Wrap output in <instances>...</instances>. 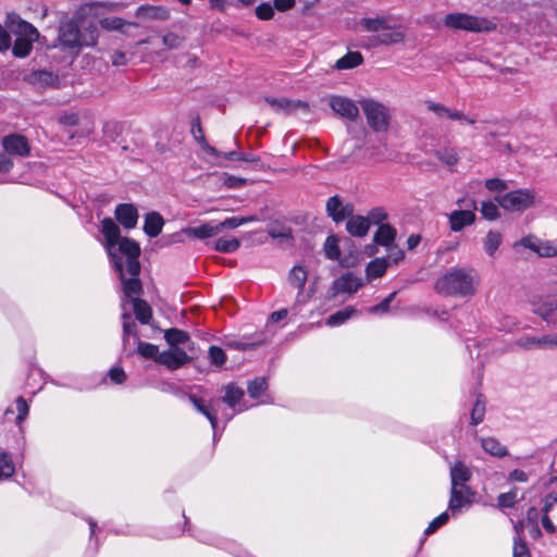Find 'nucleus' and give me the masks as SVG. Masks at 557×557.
Instances as JSON below:
<instances>
[{"label":"nucleus","instance_id":"obj_33","mask_svg":"<svg viewBox=\"0 0 557 557\" xmlns=\"http://www.w3.org/2000/svg\"><path fill=\"white\" fill-rule=\"evenodd\" d=\"M482 448L494 457H505L508 454L506 446L502 445L500 442L494 437H486L481 440Z\"/></svg>","mask_w":557,"mask_h":557},{"label":"nucleus","instance_id":"obj_9","mask_svg":"<svg viewBox=\"0 0 557 557\" xmlns=\"http://www.w3.org/2000/svg\"><path fill=\"white\" fill-rule=\"evenodd\" d=\"M362 278L352 272H346L333 281L329 289V299H335L341 294L352 295L362 287Z\"/></svg>","mask_w":557,"mask_h":557},{"label":"nucleus","instance_id":"obj_20","mask_svg":"<svg viewBox=\"0 0 557 557\" xmlns=\"http://www.w3.org/2000/svg\"><path fill=\"white\" fill-rule=\"evenodd\" d=\"M136 16L140 20H157V21H166L170 17V12L165 7L162 5H140L136 10Z\"/></svg>","mask_w":557,"mask_h":557},{"label":"nucleus","instance_id":"obj_18","mask_svg":"<svg viewBox=\"0 0 557 557\" xmlns=\"http://www.w3.org/2000/svg\"><path fill=\"white\" fill-rule=\"evenodd\" d=\"M116 220L126 228L131 230L137 225L138 212L132 203H121L114 211Z\"/></svg>","mask_w":557,"mask_h":557},{"label":"nucleus","instance_id":"obj_39","mask_svg":"<svg viewBox=\"0 0 557 557\" xmlns=\"http://www.w3.org/2000/svg\"><path fill=\"white\" fill-rule=\"evenodd\" d=\"M387 269V261L385 259L377 258L371 261L366 269L368 280L377 278L384 275Z\"/></svg>","mask_w":557,"mask_h":557},{"label":"nucleus","instance_id":"obj_7","mask_svg":"<svg viewBox=\"0 0 557 557\" xmlns=\"http://www.w3.org/2000/svg\"><path fill=\"white\" fill-rule=\"evenodd\" d=\"M119 249L117 255L121 257L125 256L126 261V271L129 273V275H139L140 273V263H139V256H140V247L139 245L128 238V237H121V239L117 242Z\"/></svg>","mask_w":557,"mask_h":557},{"label":"nucleus","instance_id":"obj_52","mask_svg":"<svg viewBox=\"0 0 557 557\" xmlns=\"http://www.w3.org/2000/svg\"><path fill=\"white\" fill-rule=\"evenodd\" d=\"M480 211L490 221L496 220L499 216L498 206L493 201H483Z\"/></svg>","mask_w":557,"mask_h":557},{"label":"nucleus","instance_id":"obj_57","mask_svg":"<svg viewBox=\"0 0 557 557\" xmlns=\"http://www.w3.org/2000/svg\"><path fill=\"white\" fill-rule=\"evenodd\" d=\"M484 185L486 189L493 193H502L508 189L507 182L497 177L486 180Z\"/></svg>","mask_w":557,"mask_h":557},{"label":"nucleus","instance_id":"obj_31","mask_svg":"<svg viewBox=\"0 0 557 557\" xmlns=\"http://www.w3.org/2000/svg\"><path fill=\"white\" fill-rule=\"evenodd\" d=\"M308 280V272L301 265H295L288 275V283L298 289V297L302 294L306 282Z\"/></svg>","mask_w":557,"mask_h":557},{"label":"nucleus","instance_id":"obj_4","mask_svg":"<svg viewBox=\"0 0 557 557\" xmlns=\"http://www.w3.org/2000/svg\"><path fill=\"white\" fill-rule=\"evenodd\" d=\"M446 27L471 33H488L495 30L497 24L490 18L467 13H449L444 18Z\"/></svg>","mask_w":557,"mask_h":557},{"label":"nucleus","instance_id":"obj_1","mask_svg":"<svg viewBox=\"0 0 557 557\" xmlns=\"http://www.w3.org/2000/svg\"><path fill=\"white\" fill-rule=\"evenodd\" d=\"M479 283L474 269L454 268L436 280L434 289L444 296L468 297L475 294Z\"/></svg>","mask_w":557,"mask_h":557},{"label":"nucleus","instance_id":"obj_29","mask_svg":"<svg viewBox=\"0 0 557 557\" xmlns=\"http://www.w3.org/2000/svg\"><path fill=\"white\" fill-rule=\"evenodd\" d=\"M183 233L198 239L210 238L219 234L216 224L212 223H205L199 226L186 227L183 228Z\"/></svg>","mask_w":557,"mask_h":557},{"label":"nucleus","instance_id":"obj_45","mask_svg":"<svg viewBox=\"0 0 557 557\" xmlns=\"http://www.w3.org/2000/svg\"><path fill=\"white\" fill-rule=\"evenodd\" d=\"M485 414V400L482 395H479L471 411V424L478 425L484 419Z\"/></svg>","mask_w":557,"mask_h":557},{"label":"nucleus","instance_id":"obj_11","mask_svg":"<svg viewBox=\"0 0 557 557\" xmlns=\"http://www.w3.org/2000/svg\"><path fill=\"white\" fill-rule=\"evenodd\" d=\"M542 524L546 532L557 531V494L550 493L543 499Z\"/></svg>","mask_w":557,"mask_h":557},{"label":"nucleus","instance_id":"obj_63","mask_svg":"<svg viewBox=\"0 0 557 557\" xmlns=\"http://www.w3.org/2000/svg\"><path fill=\"white\" fill-rule=\"evenodd\" d=\"M448 518L449 516L447 512L441 513L437 518L430 522L425 529V534L429 535L435 532L440 527L444 525L448 521Z\"/></svg>","mask_w":557,"mask_h":557},{"label":"nucleus","instance_id":"obj_40","mask_svg":"<svg viewBox=\"0 0 557 557\" xmlns=\"http://www.w3.org/2000/svg\"><path fill=\"white\" fill-rule=\"evenodd\" d=\"M257 221L256 215H249V216H232L227 218L224 221L216 223L218 232L221 233L224 228H236L240 225H244L248 222Z\"/></svg>","mask_w":557,"mask_h":557},{"label":"nucleus","instance_id":"obj_51","mask_svg":"<svg viewBox=\"0 0 557 557\" xmlns=\"http://www.w3.org/2000/svg\"><path fill=\"white\" fill-rule=\"evenodd\" d=\"M268 234L281 240L292 239V228L285 225H273L268 230Z\"/></svg>","mask_w":557,"mask_h":557},{"label":"nucleus","instance_id":"obj_30","mask_svg":"<svg viewBox=\"0 0 557 557\" xmlns=\"http://www.w3.org/2000/svg\"><path fill=\"white\" fill-rule=\"evenodd\" d=\"M131 302L133 305L136 319L141 324H149L152 318V309L149 306V304L146 300L140 299L138 297L132 298Z\"/></svg>","mask_w":557,"mask_h":557},{"label":"nucleus","instance_id":"obj_44","mask_svg":"<svg viewBox=\"0 0 557 557\" xmlns=\"http://www.w3.org/2000/svg\"><path fill=\"white\" fill-rule=\"evenodd\" d=\"M268 388L264 377H257L248 383L247 392L251 398H259Z\"/></svg>","mask_w":557,"mask_h":557},{"label":"nucleus","instance_id":"obj_13","mask_svg":"<svg viewBox=\"0 0 557 557\" xmlns=\"http://www.w3.org/2000/svg\"><path fill=\"white\" fill-rule=\"evenodd\" d=\"M191 359L182 348H170L159 355L158 363L165 366L170 370H176L189 363Z\"/></svg>","mask_w":557,"mask_h":557},{"label":"nucleus","instance_id":"obj_55","mask_svg":"<svg viewBox=\"0 0 557 557\" xmlns=\"http://www.w3.org/2000/svg\"><path fill=\"white\" fill-rule=\"evenodd\" d=\"M548 341L547 336H543L540 338L535 337H523L518 341V345L524 349H533L542 346V343H546Z\"/></svg>","mask_w":557,"mask_h":557},{"label":"nucleus","instance_id":"obj_42","mask_svg":"<svg viewBox=\"0 0 557 557\" xmlns=\"http://www.w3.org/2000/svg\"><path fill=\"white\" fill-rule=\"evenodd\" d=\"M137 352L146 358V359H153L156 362H158L159 349L156 345L141 342L140 339H137Z\"/></svg>","mask_w":557,"mask_h":557},{"label":"nucleus","instance_id":"obj_16","mask_svg":"<svg viewBox=\"0 0 557 557\" xmlns=\"http://www.w3.org/2000/svg\"><path fill=\"white\" fill-rule=\"evenodd\" d=\"M354 212L351 203H343L338 196H333L326 201V213L335 223H341Z\"/></svg>","mask_w":557,"mask_h":557},{"label":"nucleus","instance_id":"obj_14","mask_svg":"<svg viewBox=\"0 0 557 557\" xmlns=\"http://www.w3.org/2000/svg\"><path fill=\"white\" fill-rule=\"evenodd\" d=\"M329 103L332 110L343 117L355 121L359 116L357 104L349 98L332 96Z\"/></svg>","mask_w":557,"mask_h":557},{"label":"nucleus","instance_id":"obj_35","mask_svg":"<svg viewBox=\"0 0 557 557\" xmlns=\"http://www.w3.org/2000/svg\"><path fill=\"white\" fill-rule=\"evenodd\" d=\"M363 61V57L360 52L354 51L348 52L336 61L335 67L338 70L354 69L360 65Z\"/></svg>","mask_w":557,"mask_h":557},{"label":"nucleus","instance_id":"obj_19","mask_svg":"<svg viewBox=\"0 0 557 557\" xmlns=\"http://www.w3.org/2000/svg\"><path fill=\"white\" fill-rule=\"evenodd\" d=\"M23 81L38 87L54 86L58 83V76L52 72L38 70L30 71L23 75Z\"/></svg>","mask_w":557,"mask_h":557},{"label":"nucleus","instance_id":"obj_36","mask_svg":"<svg viewBox=\"0 0 557 557\" xmlns=\"http://www.w3.org/2000/svg\"><path fill=\"white\" fill-rule=\"evenodd\" d=\"M188 398L190 400V403L195 406V408L200 412L202 413L203 416H206L208 418V420L210 421V424L212 426V429H215L216 428V424H218V417L214 412H212L209 407H207L205 405V401L203 399L197 397L196 395L194 394H190L188 395Z\"/></svg>","mask_w":557,"mask_h":557},{"label":"nucleus","instance_id":"obj_23","mask_svg":"<svg viewBox=\"0 0 557 557\" xmlns=\"http://www.w3.org/2000/svg\"><path fill=\"white\" fill-rule=\"evenodd\" d=\"M122 281L123 292L126 297L134 298V295H139L143 292L141 282L138 275H131L129 278H125L123 262L121 261V269H115Z\"/></svg>","mask_w":557,"mask_h":557},{"label":"nucleus","instance_id":"obj_6","mask_svg":"<svg viewBox=\"0 0 557 557\" xmlns=\"http://www.w3.org/2000/svg\"><path fill=\"white\" fill-rule=\"evenodd\" d=\"M495 201L506 211H524L535 202V193L523 188L511 190L505 195L496 196Z\"/></svg>","mask_w":557,"mask_h":557},{"label":"nucleus","instance_id":"obj_8","mask_svg":"<svg viewBox=\"0 0 557 557\" xmlns=\"http://www.w3.org/2000/svg\"><path fill=\"white\" fill-rule=\"evenodd\" d=\"M101 232L106 238V247L109 256L114 262V268L121 269L122 257H120L114 250V247L122 237L120 227L111 218H106L101 221Z\"/></svg>","mask_w":557,"mask_h":557},{"label":"nucleus","instance_id":"obj_46","mask_svg":"<svg viewBox=\"0 0 557 557\" xmlns=\"http://www.w3.org/2000/svg\"><path fill=\"white\" fill-rule=\"evenodd\" d=\"M500 243L502 235L497 232L490 231L484 240V249L490 256H493L498 249Z\"/></svg>","mask_w":557,"mask_h":557},{"label":"nucleus","instance_id":"obj_41","mask_svg":"<svg viewBox=\"0 0 557 557\" xmlns=\"http://www.w3.org/2000/svg\"><path fill=\"white\" fill-rule=\"evenodd\" d=\"M356 312V309L354 307H346L343 310H338L335 313L331 314L327 320L326 324L330 326H335L343 324L346 322L354 313Z\"/></svg>","mask_w":557,"mask_h":557},{"label":"nucleus","instance_id":"obj_32","mask_svg":"<svg viewBox=\"0 0 557 557\" xmlns=\"http://www.w3.org/2000/svg\"><path fill=\"white\" fill-rule=\"evenodd\" d=\"M471 478L470 470L461 462L457 461L450 469L451 485H466Z\"/></svg>","mask_w":557,"mask_h":557},{"label":"nucleus","instance_id":"obj_58","mask_svg":"<svg viewBox=\"0 0 557 557\" xmlns=\"http://www.w3.org/2000/svg\"><path fill=\"white\" fill-rule=\"evenodd\" d=\"M396 294H397L396 292H393L384 300H382L379 305L370 307L368 309V311L370 313H374V314L386 313L388 311L389 305L394 300Z\"/></svg>","mask_w":557,"mask_h":557},{"label":"nucleus","instance_id":"obj_12","mask_svg":"<svg viewBox=\"0 0 557 557\" xmlns=\"http://www.w3.org/2000/svg\"><path fill=\"white\" fill-rule=\"evenodd\" d=\"M264 101L276 112L282 114H292L298 110L309 112V104L302 100H290L287 98L265 97Z\"/></svg>","mask_w":557,"mask_h":557},{"label":"nucleus","instance_id":"obj_28","mask_svg":"<svg viewBox=\"0 0 557 557\" xmlns=\"http://www.w3.org/2000/svg\"><path fill=\"white\" fill-rule=\"evenodd\" d=\"M164 225L163 218L156 211L149 212L145 216L144 232L149 237H157Z\"/></svg>","mask_w":557,"mask_h":557},{"label":"nucleus","instance_id":"obj_64","mask_svg":"<svg viewBox=\"0 0 557 557\" xmlns=\"http://www.w3.org/2000/svg\"><path fill=\"white\" fill-rule=\"evenodd\" d=\"M16 410H17L16 421H17V423H20L27 417L28 410H29L28 405L23 397H18L16 399Z\"/></svg>","mask_w":557,"mask_h":557},{"label":"nucleus","instance_id":"obj_21","mask_svg":"<svg viewBox=\"0 0 557 557\" xmlns=\"http://www.w3.org/2000/svg\"><path fill=\"white\" fill-rule=\"evenodd\" d=\"M426 109L434 113L437 119H447L450 121L465 119V113L457 109L448 108L440 102L432 100L425 101Z\"/></svg>","mask_w":557,"mask_h":557},{"label":"nucleus","instance_id":"obj_10","mask_svg":"<svg viewBox=\"0 0 557 557\" xmlns=\"http://www.w3.org/2000/svg\"><path fill=\"white\" fill-rule=\"evenodd\" d=\"M405 33L401 27H394L391 24L379 34H374L368 38V47L375 48L379 46H389L403 42Z\"/></svg>","mask_w":557,"mask_h":557},{"label":"nucleus","instance_id":"obj_17","mask_svg":"<svg viewBox=\"0 0 557 557\" xmlns=\"http://www.w3.org/2000/svg\"><path fill=\"white\" fill-rule=\"evenodd\" d=\"M473 493L467 485H451L448 508L456 512L472 503Z\"/></svg>","mask_w":557,"mask_h":557},{"label":"nucleus","instance_id":"obj_3","mask_svg":"<svg viewBox=\"0 0 557 557\" xmlns=\"http://www.w3.org/2000/svg\"><path fill=\"white\" fill-rule=\"evenodd\" d=\"M98 30L96 26H89L88 33H82L73 21L64 22L60 25L59 40L64 49H76L83 46H94L97 42Z\"/></svg>","mask_w":557,"mask_h":557},{"label":"nucleus","instance_id":"obj_5","mask_svg":"<svg viewBox=\"0 0 557 557\" xmlns=\"http://www.w3.org/2000/svg\"><path fill=\"white\" fill-rule=\"evenodd\" d=\"M359 104L366 115L369 126L375 132H384L388 128L389 114L387 108L373 99H362Z\"/></svg>","mask_w":557,"mask_h":557},{"label":"nucleus","instance_id":"obj_61","mask_svg":"<svg viewBox=\"0 0 557 557\" xmlns=\"http://www.w3.org/2000/svg\"><path fill=\"white\" fill-rule=\"evenodd\" d=\"M512 555L513 557H531L525 542L520 536L515 539Z\"/></svg>","mask_w":557,"mask_h":557},{"label":"nucleus","instance_id":"obj_53","mask_svg":"<svg viewBox=\"0 0 557 557\" xmlns=\"http://www.w3.org/2000/svg\"><path fill=\"white\" fill-rule=\"evenodd\" d=\"M128 24L121 17H104L100 20V25L108 30H122L123 26Z\"/></svg>","mask_w":557,"mask_h":557},{"label":"nucleus","instance_id":"obj_49","mask_svg":"<svg viewBox=\"0 0 557 557\" xmlns=\"http://www.w3.org/2000/svg\"><path fill=\"white\" fill-rule=\"evenodd\" d=\"M324 252L327 259L337 260L341 256L338 240L335 236H329L324 244Z\"/></svg>","mask_w":557,"mask_h":557},{"label":"nucleus","instance_id":"obj_43","mask_svg":"<svg viewBox=\"0 0 557 557\" xmlns=\"http://www.w3.org/2000/svg\"><path fill=\"white\" fill-rule=\"evenodd\" d=\"M557 310V299L547 300L537 304L533 308V312L544 320H547Z\"/></svg>","mask_w":557,"mask_h":557},{"label":"nucleus","instance_id":"obj_22","mask_svg":"<svg viewBox=\"0 0 557 557\" xmlns=\"http://www.w3.org/2000/svg\"><path fill=\"white\" fill-rule=\"evenodd\" d=\"M448 218L450 228L454 232H459L475 221V214L471 210H455Z\"/></svg>","mask_w":557,"mask_h":557},{"label":"nucleus","instance_id":"obj_25","mask_svg":"<svg viewBox=\"0 0 557 557\" xmlns=\"http://www.w3.org/2000/svg\"><path fill=\"white\" fill-rule=\"evenodd\" d=\"M369 219L362 215H350L346 223V230L351 236L363 237L369 232Z\"/></svg>","mask_w":557,"mask_h":557},{"label":"nucleus","instance_id":"obj_59","mask_svg":"<svg viewBox=\"0 0 557 557\" xmlns=\"http://www.w3.org/2000/svg\"><path fill=\"white\" fill-rule=\"evenodd\" d=\"M163 45L169 49H177L184 41V38L175 33L165 34L162 37Z\"/></svg>","mask_w":557,"mask_h":557},{"label":"nucleus","instance_id":"obj_48","mask_svg":"<svg viewBox=\"0 0 557 557\" xmlns=\"http://www.w3.org/2000/svg\"><path fill=\"white\" fill-rule=\"evenodd\" d=\"M239 240L236 238L225 239L219 238L214 244V249L223 253H230L239 248Z\"/></svg>","mask_w":557,"mask_h":557},{"label":"nucleus","instance_id":"obj_24","mask_svg":"<svg viewBox=\"0 0 557 557\" xmlns=\"http://www.w3.org/2000/svg\"><path fill=\"white\" fill-rule=\"evenodd\" d=\"M164 338L171 348H178V345L188 344V350L194 349V343L190 342L189 334L180 329H168L164 331Z\"/></svg>","mask_w":557,"mask_h":557},{"label":"nucleus","instance_id":"obj_2","mask_svg":"<svg viewBox=\"0 0 557 557\" xmlns=\"http://www.w3.org/2000/svg\"><path fill=\"white\" fill-rule=\"evenodd\" d=\"M7 26L11 33L17 36L12 47V53L17 58L27 57L33 49V42L39 37L38 30L14 13L8 15Z\"/></svg>","mask_w":557,"mask_h":557},{"label":"nucleus","instance_id":"obj_27","mask_svg":"<svg viewBox=\"0 0 557 557\" xmlns=\"http://www.w3.org/2000/svg\"><path fill=\"white\" fill-rule=\"evenodd\" d=\"M191 134L195 140L201 146V148L210 156L219 157L221 153L212 146H210L203 135L201 127L200 117L196 116L191 122Z\"/></svg>","mask_w":557,"mask_h":557},{"label":"nucleus","instance_id":"obj_60","mask_svg":"<svg viewBox=\"0 0 557 557\" xmlns=\"http://www.w3.org/2000/svg\"><path fill=\"white\" fill-rule=\"evenodd\" d=\"M367 219H369V224L381 225L384 224L383 221L387 219V213L383 208H374L369 212Z\"/></svg>","mask_w":557,"mask_h":557},{"label":"nucleus","instance_id":"obj_37","mask_svg":"<svg viewBox=\"0 0 557 557\" xmlns=\"http://www.w3.org/2000/svg\"><path fill=\"white\" fill-rule=\"evenodd\" d=\"M123 319V345L126 346V344L129 341V337L133 336L135 342L137 343L138 335H137V325L135 321L132 320V315L128 312H124L122 314Z\"/></svg>","mask_w":557,"mask_h":557},{"label":"nucleus","instance_id":"obj_34","mask_svg":"<svg viewBox=\"0 0 557 557\" xmlns=\"http://www.w3.org/2000/svg\"><path fill=\"white\" fill-rule=\"evenodd\" d=\"M359 23L364 30L379 34L380 30L387 27L389 18L386 16L366 17L361 18Z\"/></svg>","mask_w":557,"mask_h":557},{"label":"nucleus","instance_id":"obj_38","mask_svg":"<svg viewBox=\"0 0 557 557\" xmlns=\"http://www.w3.org/2000/svg\"><path fill=\"white\" fill-rule=\"evenodd\" d=\"M244 395L245 393L240 387L228 384L225 387V395L222 397V401L233 408L243 399Z\"/></svg>","mask_w":557,"mask_h":557},{"label":"nucleus","instance_id":"obj_54","mask_svg":"<svg viewBox=\"0 0 557 557\" xmlns=\"http://www.w3.org/2000/svg\"><path fill=\"white\" fill-rule=\"evenodd\" d=\"M209 357L214 366L221 367L226 361V355L224 350L218 346H211L209 348Z\"/></svg>","mask_w":557,"mask_h":557},{"label":"nucleus","instance_id":"obj_62","mask_svg":"<svg viewBox=\"0 0 557 557\" xmlns=\"http://www.w3.org/2000/svg\"><path fill=\"white\" fill-rule=\"evenodd\" d=\"M517 493L515 491L503 493L498 496V506L502 508H510L516 503Z\"/></svg>","mask_w":557,"mask_h":557},{"label":"nucleus","instance_id":"obj_50","mask_svg":"<svg viewBox=\"0 0 557 557\" xmlns=\"http://www.w3.org/2000/svg\"><path fill=\"white\" fill-rule=\"evenodd\" d=\"M14 474V465L7 453L0 454V479H8Z\"/></svg>","mask_w":557,"mask_h":557},{"label":"nucleus","instance_id":"obj_47","mask_svg":"<svg viewBox=\"0 0 557 557\" xmlns=\"http://www.w3.org/2000/svg\"><path fill=\"white\" fill-rule=\"evenodd\" d=\"M435 157L443 163L451 166L458 163L459 157L455 149L444 148L435 152Z\"/></svg>","mask_w":557,"mask_h":557},{"label":"nucleus","instance_id":"obj_56","mask_svg":"<svg viewBox=\"0 0 557 557\" xmlns=\"http://www.w3.org/2000/svg\"><path fill=\"white\" fill-rule=\"evenodd\" d=\"M256 16L261 21H269L274 16V8L269 2L261 3L256 8Z\"/></svg>","mask_w":557,"mask_h":557},{"label":"nucleus","instance_id":"obj_26","mask_svg":"<svg viewBox=\"0 0 557 557\" xmlns=\"http://www.w3.org/2000/svg\"><path fill=\"white\" fill-rule=\"evenodd\" d=\"M396 228L391 224H381L374 234V242L377 245L386 248H394V240L396 238Z\"/></svg>","mask_w":557,"mask_h":557},{"label":"nucleus","instance_id":"obj_15","mask_svg":"<svg viewBox=\"0 0 557 557\" xmlns=\"http://www.w3.org/2000/svg\"><path fill=\"white\" fill-rule=\"evenodd\" d=\"M2 147L9 154L17 157H27L30 153V147L26 137L20 134H11L2 139Z\"/></svg>","mask_w":557,"mask_h":557}]
</instances>
